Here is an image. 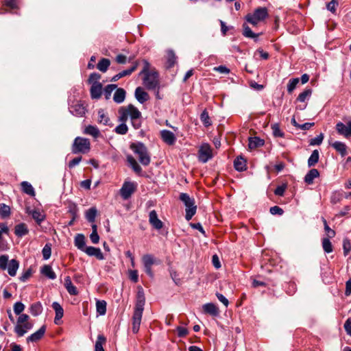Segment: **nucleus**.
I'll return each mask as SVG.
<instances>
[{
    "instance_id": "nucleus-1",
    "label": "nucleus",
    "mask_w": 351,
    "mask_h": 351,
    "mask_svg": "<svg viewBox=\"0 0 351 351\" xmlns=\"http://www.w3.org/2000/svg\"><path fill=\"white\" fill-rule=\"evenodd\" d=\"M119 121L120 122H126L128 117L132 121V125L137 129L141 125L140 118L141 112L133 105L130 104L127 106L121 107L119 109Z\"/></svg>"
},
{
    "instance_id": "nucleus-2",
    "label": "nucleus",
    "mask_w": 351,
    "mask_h": 351,
    "mask_svg": "<svg viewBox=\"0 0 351 351\" xmlns=\"http://www.w3.org/2000/svg\"><path fill=\"white\" fill-rule=\"evenodd\" d=\"M29 317L27 314L19 316L14 326V332L17 336L21 337L25 335L33 327V323L29 322Z\"/></svg>"
},
{
    "instance_id": "nucleus-3",
    "label": "nucleus",
    "mask_w": 351,
    "mask_h": 351,
    "mask_svg": "<svg viewBox=\"0 0 351 351\" xmlns=\"http://www.w3.org/2000/svg\"><path fill=\"white\" fill-rule=\"evenodd\" d=\"M130 148L138 156V160L143 165L147 166L149 164L150 157L146 147L143 143H132Z\"/></svg>"
},
{
    "instance_id": "nucleus-4",
    "label": "nucleus",
    "mask_w": 351,
    "mask_h": 351,
    "mask_svg": "<svg viewBox=\"0 0 351 351\" xmlns=\"http://www.w3.org/2000/svg\"><path fill=\"white\" fill-rule=\"evenodd\" d=\"M19 263L15 259H12L8 262L7 255L0 256V268L3 270L8 269V272L11 276H14L19 269Z\"/></svg>"
},
{
    "instance_id": "nucleus-5",
    "label": "nucleus",
    "mask_w": 351,
    "mask_h": 351,
    "mask_svg": "<svg viewBox=\"0 0 351 351\" xmlns=\"http://www.w3.org/2000/svg\"><path fill=\"white\" fill-rule=\"evenodd\" d=\"M268 16L266 8H258L252 14H248L245 19L247 22L254 26L257 25L260 22L263 21Z\"/></svg>"
},
{
    "instance_id": "nucleus-6",
    "label": "nucleus",
    "mask_w": 351,
    "mask_h": 351,
    "mask_svg": "<svg viewBox=\"0 0 351 351\" xmlns=\"http://www.w3.org/2000/svg\"><path fill=\"white\" fill-rule=\"evenodd\" d=\"M90 149V143L88 138L82 137H76L72 145V152L73 154H86Z\"/></svg>"
},
{
    "instance_id": "nucleus-7",
    "label": "nucleus",
    "mask_w": 351,
    "mask_h": 351,
    "mask_svg": "<svg viewBox=\"0 0 351 351\" xmlns=\"http://www.w3.org/2000/svg\"><path fill=\"white\" fill-rule=\"evenodd\" d=\"M144 85L148 89H155L158 86V73L155 71H152L145 75L143 80Z\"/></svg>"
},
{
    "instance_id": "nucleus-8",
    "label": "nucleus",
    "mask_w": 351,
    "mask_h": 351,
    "mask_svg": "<svg viewBox=\"0 0 351 351\" xmlns=\"http://www.w3.org/2000/svg\"><path fill=\"white\" fill-rule=\"evenodd\" d=\"M143 309L144 306L139 304H135L134 311L132 317V331L134 333H136L139 330Z\"/></svg>"
},
{
    "instance_id": "nucleus-9",
    "label": "nucleus",
    "mask_w": 351,
    "mask_h": 351,
    "mask_svg": "<svg viewBox=\"0 0 351 351\" xmlns=\"http://www.w3.org/2000/svg\"><path fill=\"white\" fill-rule=\"evenodd\" d=\"M136 189V184L132 182H125L120 189V194L123 199H128Z\"/></svg>"
},
{
    "instance_id": "nucleus-10",
    "label": "nucleus",
    "mask_w": 351,
    "mask_h": 351,
    "mask_svg": "<svg viewBox=\"0 0 351 351\" xmlns=\"http://www.w3.org/2000/svg\"><path fill=\"white\" fill-rule=\"evenodd\" d=\"M199 160L202 162H206L213 156L212 149L208 144H203L199 149Z\"/></svg>"
},
{
    "instance_id": "nucleus-11",
    "label": "nucleus",
    "mask_w": 351,
    "mask_h": 351,
    "mask_svg": "<svg viewBox=\"0 0 351 351\" xmlns=\"http://www.w3.org/2000/svg\"><path fill=\"white\" fill-rule=\"evenodd\" d=\"M336 130L339 134L345 136L346 138H349L351 136V121L347 123L346 125L342 122H338L336 124Z\"/></svg>"
},
{
    "instance_id": "nucleus-12",
    "label": "nucleus",
    "mask_w": 351,
    "mask_h": 351,
    "mask_svg": "<svg viewBox=\"0 0 351 351\" xmlns=\"http://www.w3.org/2000/svg\"><path fill=\"white\" fill-rule=\"evenodd\" d=\"M160 136L162 141L169 145H172L176 142V137L175 134L169 130H162L160 132Z\"/></svg>"
},
{
    "instance_id": "nucleus-13",
    "label": "nucleus",
    "mask_w": 351,
    "mask_h": 351,
    "mask_svg": "<svg viewBox=\"0 0 351 351\" xmlns=\"http://www.w3.org/2000/svg\"><path fill=\"white\" fill-rule=\"evenodd\" d=\"M149 221L150 224L157 230L162 228V222L158 218L157 213L155 210H152L149 215Z\"/></svg>"
},
{
    "instance_id": "nucleus-14",
    "label": "nucleus",
    "mask_w": 351,
    "mask_h": 351,
    "mask_svg": "<svg viewBox=\"0 0 351 351\" xmlns=\"http://www.w3.org/2000/svg\"><path fill=\"white\" fill-rule=\"evenodd\" d=\"M52 308L56 312V316L54 318V323L57 325L60 324V319L64 315V310L60 304L57 302H53L52 304Z\"/></svg>"
},
{
    "instance_id": "nucleus-15",
    "label": "nucleus",
    "mask_w": 351,
    "mask_h": 351,
    "mask_svg": "<svg viewBox=\"0 0 351 351\" xmlns=\"http://www.w3.org/2000/svg\"><path fill=\"white\" fill-rule=\"evenodd\" d=\"M84 252L88 256H95L99 260H103L104 258V255L99 248L92 246L86 247Z\"/></svg>"
},
{
    "instance_id": "nucleus-16",
    "label": "nucleus",
    "mask_w": 351,
    "mask_h": 351,
    "mask_svg": "<svg viewBox=\"0 0 351 351\" xmlns=\"http://www.w3.org/2000/svg\"><path fill=\"white\" fill-rule=\"evenodd\" d=\"M71 113L77 117H82L86 113V108L82 104L77 103L71 106Z\"/></svg>"
},
{
    "instance_id": "nucleus-17",
    "label": "nucleus",
    "mask_w": 351,
    "mask_h": 351,
    "mask_svg": "<svg viewBox=\"0 0 351 351\" xmlns=\"http://www.w3.org/2000/svg\"><path fill=\"white\" fill-rule=\"evenodd\" d=\"M203 311L205 313L217 316L219 315V308L213 303H207L202 306Z\"/></svg>"
},
{
    "instance_id": "nucleus-18",
    "label": "nucleus",
    "mask_w": 351,
    "mask_h": 351,
    "mask_svg": "<svg viewBox=\"0 0 351 351\" xmlns=\"http://www.w3.org/2000/svg\"><path fill=\"white\" fill-rule=\"evenodd\" d=\"M97 122L104 125L112 126L110 119H109L108 116L105 113L104 110L102 109H99L98 110Z\"/></svg>"
},
{
    "instance_id": "nucleus-19",
    "label": "nucleus",
    "mask_w": 351,
    "mask_h": 351,
    "mask_svg": "<svg viewBox=\"0 0 351 351\" xmlns=\"http://www.w3.org/2000/svg\"><path fill=\"white\" fill-rule=\"evenodd\" d=\"M46 330V326H43L39 330H38L36 332L31 335L27 337V341H37L40 340L44 335Z\"/></svg>"
},
{
    "instance_id": "nucleus-20",
    "label": "nucleus",
    "mask_w": 351,
    "mask_h": 351,
    "mask_svg": "<svg viewBox=\"0 0 351 351\" xmlns=\"http://www.w3.org/2000/svg\"><path fill=\"white\" fill-rule=\"evenodd\" d=\"M135 97L136 99L141 104L149 99V95L143 90L141 87H138L135 90Z\"/></svg>"
},
{
    "instance_id": "nucleus-21",
    "label": "nucleus",
    "mask_w": 351,
    "mask_h": 351,
    "mask_svg": "<svg viewBox=\"0 0 351 351\" xmlns=\"http://www.w3.org/2000/svg\"><path fill=\"white\" fill-rule=\"evenodd\" d=\"M84 134L90 135L95 138H98L101 135L100 131L97 127L91 125H89L85 128Z\"/></svg>"
},
{
    "instance_id": "nucleus-22",
    "label": "nucleus",
    "mask_w": 351,
    "mask_h": 351,
    "mask_svg": "<svg viewBox=\"0 0 351 351\" xmlns=\"http://www.w3.org/2000/svg\"><path fill=\"white\" fill-rule=\"evenodd\" d=\"M102 86L101 83L92 84L90 88V95L93 99H99L101 95Z\"/></svg>"
},
{
    "instance_id": "nucleus-23",
    "label": "nucleus",
    "mask_w": 351,
    "mask_h": 351,
    "mask_svg": "<svg viewBox=\"0 0 351 351\" xmlns=\"http://www.w3.org/2000/svg\"><path fill=\"white\" fill-rule=\"evenodd\" d=\"M64 287L70 295H76L78 293L77 288L73 285L70 277L64 278Z\"/></svg>"
},
{
    "instance_id": "nucleus-24",
    "label": "nucleus",
    "mask_w": 351,
    "mask_h": 351,
    "mask_svg": "<svg viewBox=\"0 0 351 351\" xmlns=\"http://www.w3.org/2000/svg\"><path fill=\"white\" fill-rule=\"evenodd\" d=\"M21 189L23 193L34 197L36 195L35 191L32 185L27 181H23L21 183Z\"/></svg>"
},
{
    "instance_id": "nucleus-25",
    "label": "nucleus",
    "mask_w": 351,
    "mask_h": 351,
    "mask_svg": "<svg viewBox=\"0 0 351 351\" xmlns=\"http://www.w3.org/2000/svg\"><path fill=\"white\" fill-rule=\"evenodd\" d=\"M14 233L16 236L22 237L28 233V228L25 223H21L15 226Z\"/></svg>"
},
{
    "instance_id": "nucleus-26",
    "label": "nucleus",
    "mask_w": 351,
    "mask_h": 351,
    "mask_svg": "<svg viewBox=\"0 0 351 351\" xmlns=\"http://www.w3.org/2000/svg\"><path fill=\"white\" fill-rule=\"evenodd\" d=\"M319 176V173L317 169H312L304 177V181L308 184H311L313 182V180Z\"/></svg>"
},
{
    "instance_id": "nucleus-27",
    "label": "nucleus",
    "mask_w": 351,
    "mask_h": 351,
    "mask_svg": "<svg viewBox=\"0 0 351 351\" xmlns=\"http://www.w3.org/2000/svg\"><path fill=\"white\" fill-rule=\"evenodd\" d=\"M29 311L34 317L39 315L43 312L42 304L40 302L33 303L29 307Z\"/></svg>"
},
{
    "instance_id": "nucleus-28",
    "label": "nucleus",
    "mask_w": 351,
    "mask_h": 351,
    "mask_svg": "<svg viewBox=\"0 0 351 351\" xmlns=\"http://www.w3.org/2000/svg\"><path fill=\"white\" fill-rule=\"evenodd\" d=\"M234 168L239 171L246 169V160L242 156H238L234 161Z\"/></svg>"
},
{
    "instance_id": "nucleus-29",
    "label": "nucleus",
    "mask_w": 351,
    "mask_h": 351,
    "mask_svg": "<svg viewBox=\"0 0 351 351\" xmlns=\"http://www.w3.org/2000/svg\"><path fill=\"white\" fill-rule=\"evenodd\" d=\"M167 62L166 67L171 68L174 66L176 62V56L175 53L172 50H168L167 51Z\"/></svg>"
},
{
    "instance_id": "nucleus-30",
    "label": "nucleus",
    "mask_w": 351,
    "mask_h": 351,
    "mask_svg": "<svg viewBox=\"0 0 351 351\" xmlns=\"http://www.w3.org/2000/svg\"><path fill=\"white\" fill-rule=\"evenodd\" d=\"M41 273L49 279L54 280L56 278L55 272L53 271L51 267L48 265H44L41 268Z\"/></svg>"
},
{
    "instance_id": "nucleus-31",
    "label": "nucleus",
    "mask_w": 351,
    "mask_h": 351,
    "mask_svg": "<svg viewBox=\"0 0 351 351\" xmlns=\"http://www.w3.org/2000/svg\"><path fill=\"white\" fill-rule=\"evenodd\" d=\"M85 237L82 234H78L75 237V245L80 250L84 251L85 247Z\"/></svg>"
},
{
    "instance_id": "nucleus-32",
    "label": "nucleus",
    "mask_w": 351,
    "mask_h": 351,
    "mask_svg": "<svg viewBox=\"0 0 351 351\" xmlns=\"http://www.w3.org/2000/svg\"><path fill=\"white\" fill-rule=\"evenodd\" d=\"M332 147L338 152H339L342 156H344L347 154L346 145L345 143L340 141H335L332 144Z\"/></svg>"
},
{
    "instance_id": "nucleus-33",
    "label": "nucleus",
    "mask_w": 351,
    "mask_h": 351,
    "mask_svg": "<svg viewBox=\"0 0 351 351\" xmlns=\"http://www.w3.org/2000/svg\"><path fill=\"white\" fill-rule=\"evenodd\" d=\"M125 97V91L123 88H117L115 91L113 100L118 104L122 103Z\"/></svg>"
},
{
    "instance_id": "nucleus-34",
    "label": "nucleus",
    "mask_w": 351,
    "mask_h": 351,
    "mask_svg": "<svg viewBox=\"0 0 351 351\" xmlns=\"http://www.w3.org/2000/svg\"><path fill=\"white\" fill-rule=\"evenodd\" d=\"M106 339L103 335H99L95 345V351H104L103 346L106 343Z\"/></svg>"
},
{
    "instance_id": "nucleus-35",
    "label": "nucleus",
    "mask_w": 351,
    "mask_h": 351,
    "mask_svg": "<svg viewBox=\"0 0 351 351\" xmlns=\"http://www.w3.org/2000/svg\"><path fill=\"white\" fill-rule=\"evenodd\" d=\"M27 213L29 215H31L33 217V219L38 223H40L41 221H43L45 219V215L40 213L39 210H27Z\"/></svg>"
},
{
    "instance_id": "nucleus-36",
    "label": "nucleus",
    "mask_w": 351,
    "mask_h": 351,
    "mask_svg": "<svg viewBox=\"0 0 351 351\" xmlns=\"http://www.w3.org/2000/svg\"><path fill=\"white\" fill-rule=\"evenodd\" d=\"M263 145V141L258 137L249 138V149H253Z\"/></svg>"
},
{
    "instance_id": "nucleus-37",
    "label": "nucleus",
    "mask_w": 351,
    "mask_h": 351,
    "mask_svg": "<svg viewBox=\"0 0 351 351\" xmlns=\"http://www.w3.org/2000/svg\"><path fill=\"white\" fill-rule=\"evenodd\" d=\"M127 159H128V163L130 164L131 167L133 169V170L136 173H140L142 171V169L140 167V165L138 164L136 160L131 156H128Z\"/></svg>"
},
{
    "instance_id": "nucleus-38",
    "label": "nucleus",
    "mask_w": 351,
    "mask_h": 351,
    "mask_svg": "<svg viewBox=\"0 0 351 351\" xmlns=\"http://www.w3.org/2000/svg\"><path fill=\"white\" fill-rule=\"evenodd\" d=\"M180 199L184 202L186 208H189L190 206H194V200L191 199L186 193H181L180 195Z\"/></svg>"
},
{
    "instance_id": "nucleus-39",
    "label": "nucleus",
    "mask_w": 351,
    "mask_h": 351,
    "mask_svg": "<svg viewBox=\"0 0 351 351\" xmlns=\"http://www.w3.org/2000/svg\"><path fill=\"white\" fill-rule=\"evenodd\" d=\"M110 64L108 59L102 58L97 64V69L101 72H106Z\"/></svg>"
},
{
    "instance_id": "nucleus-40",
    "label": "nucleus",
    "mask_w": 351,
    "mask_h": 351,
    "mask_svg": "<svg viewBox=\"0 0 351 351\" xmlns=\"http://www.w3.org/2000/svg\"><path fill=\"white\" fill-rule=\"evenodd\" d=\"M319 160V152L318 150L315 149L314 150L311 156L309 157L308 160V167L314 166L315 164L317 163Z\"/></svg>"
},
{
    "instance_id": "nucleus-41",
    "label": "nucleus",
    "mask_w": 351,
    "mask_h": 351,
    "mask_svg": "<svg viewBox=\"0 0 351 351\" xmlns=\"http://www.w3.org/2000/svg\"><path fill=\"white\" fill-rule=\"evenodd\" d=\"M97 312L103 315L106 312V302L104 300H98L96 302Z\"/></svg>"
},
{
    "instance_id": "nucleus-42",
    "label": "nucleus",
    "mask_w": 351,
    "mask_h": 351,
    "mask_svg": "<svg viewBox=\"0 0 351 351\" xmlns=\"http://www.w3.org/2000/svg\"><path fill=\"white\" fill-rule=\"evenodd\" d=\"M97 209L94 207L89 208L86 212V218L90 222H94L97 215Z\"/></svg>"
},
{
    "instance_id": "nucleus-43",
    "label": "nucleus",
    "mask_w": 351,
    "mask_h": 351,
    "mask_svg": "<svg viewBox=\"0 0 351 351\" xmlns=\"http://www.w3.org/2000/svg\"><path fill=\"white\" fill-rule=\"evenodd\" d=\"M142 261L144 267H152L154 264V256L151 254H145L142 257Z\"/></svg>"
},
{
    "instance_id": "nucleus-44",
    "label": "nucleus",
    "mask_w": 351,
    "mask_h": 351,
    "mask_svg": "<svg viewBox=\"0 0 351 351\" xmlns=\"http://www.w3.org/2000/svg\"><path fill=\"white\" fill-rule=\"evenodd\" d=\"M10 215V208L5 204H0V216L2 218H7Z\"/></svg>"
},
{
    "instance_id": "nucleus-45",
    "label": "nucleus",
    "mask_w": 351,
    "mask_h": 351,
    "mask_svg": "<svg viewBox=\"0 0 351 351\" xmlns=\"http://www.w3.org/2000/svg\"><path fill=\"white\" fill-rule=\"evenodd\" d=\"M329 239L330 238L327 237L322 239V247L326 253H330L332 252V245Z\"/></svg>"
},
{
    "instance_id": "nucleus-46",
    "label": "nucleus",
    "mask_w": 351,
    "mask_h": 351,
    "mask_svg": "<svg viewBox=\"0 0 351 351\" xmlns=\"http://www.w3.org/2000/svg\"><path fill=\"white\" fill-rule=\"evenodd\" d=\"M311 93H312L311 89L308 88V89L304 90L302 93H301L298 95V97L297 98V101H298L300 102H304L306 101V99H307L308 98L310 97V96L311 95Z\"/></svg>"
},
{
    "instance_id": "nucleus-47",
    "label": "nucleus",
    "mask_w": 351,
    "mask_h": 351,
    "mask_svg": "<svg viewBox=\"0 0 351 351\" xmlns=\"http://www.w3.org/2000/svg\"><path fill=\"white\" fill-rule=\"evenodd\" d=\"M200 119L205 126L208 127L211 125V121L206 110H204L202 112L200 115Z\"/></svg>"
},
{
    "instance_id": "nucleus-48",
    "label": "nucleus",
    "mask_w": 351,
    "mask_h": 351,
    "mask_svg": "<svg viewBox=\"0 0 351 351\" xmlns=\"http://www.w3.org/2000/svg\"><path fill=\"white\" fill-rule=\"evenodd\" d=\"M128 128L125 122H121V123L114 129L115 132L119 134H125L128 132Z\"/></svg>"
},
{
    "instance_id": "nucleus-49",
    "label": "nucleus",
    "mask_w": 351,
    "mask_h": 351,
    "mask_svg": "<svg viewBox=\"0 0 351 351\" xmlns=\"http://www.w3.org/2000/svg\"><path fill=\"white\" fill-rule=\"evenodd\" d=\"M299 78H292L289 80L287 84V91L289 93H291L293 90L295 88L297 84L299 83Z\"/></svg>"
},
{
    "instance_id": "nucleus-50",
    "label": "nucleus",
    "mask_w": 351,
    "mask_h": 351,
    "mask_svg": "<svg viewBox=\"0 0 351 351\" xmlns=\"http://www.w3.org/2000/svg\"><path fill=\"white\" fill-rule=\"evenodd\" d=\"M196 208H197L196 206H190L189 208V207L186 208L185 218L187 221L191 220V218L193 217V216L195 214Z\"/></svg>"
},
{
    "instance_id": "nucleus-51",
    "label": "nucleus",
    "mask_w": 351,
    "mask_h": 351,
    "mask_svg": "<svg viewBox=\"0 0 351 351\" xmlns=\"http://www.w3.org/2000/svg\"><path fill=\"white\" fill-rule=\"evenodd\" d=\"M322 221L324 226V230L327 233V237L328 238H333L335 236V230H332L328 225L326 220L324 218H322Z\"/></svg>"
},
{
    "instance_id": "nucleus-52",
    "label": "nucleus",
    "mask_w": 351,
    "mask_h": 351,
    "mask_svg": "<svg viewBox=\"0 0 351 351\" xmlns=\"http://www.w3.org/2000/svg\"><path fill=\"white\" fill-rule=\"evenodd\" d=\"M243 35L247 38H257L258 35L255 34L251 29L246 25H243Z\"/></svg>"
},
{
    "instance_id": "nucleus-53",
    "label": "nucleus",
    "mask_w": 351,
    "mask_h": 351,
    "mask_svg": "<svg viewBox=\"0 0 351 351\" xmlns=\"http://www.w3.org/2000/svg\"><path fill=\"white\" fill-rule=\"evenodd\" d=\"M24 309L25 305L22 302H17L14 305V311L16 315L20 316L21 315H22L21 313L24 311Z\"/></svg>"
},
{
    "instance_id": "nucleus-54",
    "label": "nucleus",
    "mask_w": 351,
    "mask_h": 351,
    "mask_svg": "<svg viewBox=\"0 0 351 351\" xmlns=\"http://www.w3.org/2000/svg\"><path fill=\"white\" fill-rule=\"evenodd\" d=\"M43 258L45 260H47L50 258L51 254V246L48 244H46L43 249L42 251Z\"/></svg>"
},
{
    "instance_id": "nucleus-55",
    "label": "nucleus",
    "mask_w": 351,
    "mask_h": 351,
    "mask_svg": "<svg viewBox=\"0 0 351 351\" xmlns=\"http://www.w3.org/2000/svg\"><path fill=\"white\" fill-rule=\"evenodd\" d=\"M145 296H144V293H143V289H140L138 290V293H137V300H136V304H139V305H141L143 306H144L145 305Z\"/></svg>"
},
{
    "instance_id": "nucleus-56",
    "label": "nucleus",
    "mask_w": 351,
    "mask_h": 351,
    "mask_svg": "<svg viewBox=\"0 0 351 351\" xmlns=\"http://www.w3.org/2000/svg\"><path fill=\"white\" fill-rule=\"evenodd\" d=\"M101 78V75L97 73H91L88 78V82L92 84L99 83V80Z\"/></svg>"
},
{
    "instance_id": "nucleus-57",
    "label": "nucleus",
    "mask_w": 351,
    "mask_h": 351,
    "mask_svg": "<svg viewBox=\"0 0 351 351\" xmlns=\"http://www.w3.org/2000/svg\"><path fill=\"white\" fill-rule=\"evenodd\" d=\"M324 139V134L321 133L317 136L311 139L310 141V145H320Z\"/></svg>"
},
{
    "instance_id": "nucleus-58",
    "label": "nucleus",
    "mask_w": 351,
    "mask_h": 351,
    "mask_svg": "<svg viewBox=\"0 0 351 351\" xmlns=\"http://www.w3.org/2000/svg\"><path fill=\"white\" fill-rule=\"evenodd\" d=\"M271 129L273 132V134L276 137H282L284 136V133L280 129V127L278 124H274L271 125Z\"/></svg>"
},
{
    "instance_id": "nucleus-59",
    "label": "nucleus",
    "mask_w": 351,
    "mask_h": 351,
    "mask_svg": "<svg viewBox=\"0 0 351 351\" xmlns=\"http://www.w3.org/2000/svg\"><path fill=\"white\" fill-rule=\"evenodd\" d=\"M337 5L338 0H331L329 3H327L326 8L329 11H330L332 13H335Z\"/></svg>"
},
{
    "instance_id": "nucleus-60",
    "label": "nucleus",
    "mask_w": 351,
    "mask_h": 351,
    "mask_svg": "<svg viewBox=\"0 0 351 351\" xmlns=\"http://www.w3.org/2000/svg\"><path fill=\"white\" fill-rule=\"evenodd\" d=\"M117 88V85L115 84H109L105 88V95L106 98L108 99L110 98L111 93Z\"/></svg>"
},
{
    "instance_id": "nucleus-61",
    "label": "nucleus",
    "mask_w": 351,
    "mask_h": 351,
    "mask_svg": "<svg viewBox=\"0 0 351 351\" xmlns=\"http://www.w3.org/2000/svg\"><path fill=\"white\" fill-rule=\"evenodd\" d=\"M137 68V64H135L134 65H133L131 68L128 69H126V70H124L121 72H120V74L121 75V77H124V76H126V75H130L133 71H134Z\"/></svg>"
},
{
    "instance_id": "nucleus-62",
    "label": "nucleus",
    "mask_w": 351,
    "mask_h": 351,
    "mask_svg": "<svg viewBox=\"0 0 351 351\" xmlns=\"http://www.w3.org/2000/svg\"><path fill=\"white\" fill-rule=\"evenodd\" d=\"M129 276L131 280L134 282H137L138 280V271L136 270H130L129 271Z\"/></svg>"
},
{
    "instance_id": "nucleus-63",
    "label": "nucleus",
    "mask_w": 351,
    "mask_h": 351,
    "mask_svg": "<svg viewBox=\"0 0 351 351\" xmlns=\"http://www.w3.org/2000/svg\"><path fill=\"white\" fill-rule=\"evenodd\" d=\"M270 213L272 215H281L283 213V210L281 208H280L279 206H274L270 208Z\"/></svg>"
},
{
    "instance_id": "nucleus-64",
    "label": "nucleus",
    "mask_w": 351,
    "mask_h": 351,
    "mask_svg": "<svg viewBox=\"0 0 351 351\" xmlns=\"http://www.w3.org/2000/svg\"><path fill=\"white\" fill-rule=\"evenodd\" d=\"M344 328L349 336H351V317L348 318L345 324Z\"/></svg>"
}]
</instances>
